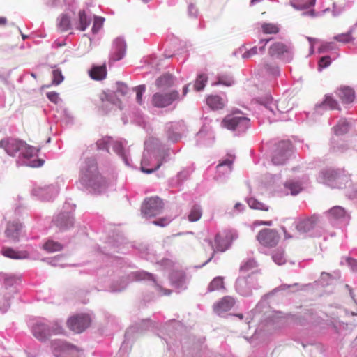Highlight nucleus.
Masks as SVG:
<instances>
[{"mask_svg":"<svg viewBox=\"0 0 357 357\" xmlns=\"http://www.w3.org/2000/svg\"><path fill=\"white\" fill-rule=\"evenodd\" d=\"M96 162L93 159L87 160V167L82 169V180L88 181L89 184L98 192H100L102 189L107 187L106 179L98 172Z\"/></svg>","mask_w":357,"mask_h":357,"instance_id":"obj_1","label":"nucleus"},{"mask_svg":"<svg viewBox=\"0 0 357 357\" xmlns=\"http://www.w3.org/2000/svg\"><path fill=\"white\" fill-rule=\"evenodd\" d=\"M250 126V119L239 109L232 110L225 117V128L230 130L244 131Z\"/></svg>","mask_w":357,"mask_h":357,"instance_id":"obj_2","label":"nucleus"},{"mask_svg":"<svg viewBox=\"0 0 357 357\" xmlns=\"http://www.w3.org/2000/svg\"><path fill=\"white\" fill-rule=\"evenodd\" d=\"M32 332L36 338L43 340L52 335L61 333L62 328L56 324L50 327L43 321H38L32 326Z\"/></svg>","mask_w":357,"mask_h":357,"instance_id":"obj_3","label":"nucleus"},{"mask_svg":"<svg viewBox=\"0 0 357 357\" xmlns=\"http://www.w3.org/2000/svg\"><path fill=\"white\" fill-rule=\"evenodd\" d=\"M162 208V200L158 197H152L144 200L142 212L146 218H152L160 214Z\"/></svg>","mask_w":357,"mask_h":357,"instance_id":"obj_4","label":"nucleus"},{"mask_svg":"<svg viewBox=\"0 0 357 357\" xmlns=\"http://www.w3.org/2000/svg\"><path fill=\"white\" fill-rule=\"evenodd\" d=\"M178 97L179 93L176 90L167 93L158 92L153 96L151 102L154 107H165L170 105Z\"/></svg>","mask_w":357,"mask_h":357,"instance_id":"obj_5","label":"nucleus"},{"mask_svg":"<svg viewBox=\"0 0 357 357\" xmlns=\"http://www.w3.org/2000/svg\"><path fill=\"white\" fill-rule=\"evenodd\" d=\"M257 239L263 246L272 248L278 243L280 236L274 229H264L258 233Z\"/></svg>","mask_w":357,"mask_h":357,"instance_id":"obj_6","label":"nucleus"},{"mask_svg":"<svg viewBox=\"0 0 357 357\" xmlns=\"http://www.w3.org/2000/svg\"><path fill=\"white\" fill-rule=\"evenodd\" d=\"M91 323L90 317L86 314H77L70 317L67 322L68 328L76 333L83 332Z\"/></svg>","mask_w":357,"mask_h":357,"instance_id":"obj_7","label":"nucleus"},{"mask_svg":"<svg viewBox=\"0 0 357 357\" xmlns=\"http://www.w3.org/2000/svg\"><path fill=\"white\" fill-rule=\"evenodd\" d=\"M97 146L99 149L108 150L110 146L112 147L114 152L119 155L125 158L123 148L122 144L117 141H114L109 137H105L97 142Z\"/></svg>","mask_w":357,"mask_h":357,"instance_id":"obj_8","label":"nucleus"},{"mask_svg":"<svg viewBox=\"0 0 357 357\" xmlns=\"http://www.w3.org/2000/svg\"><path fill=\"white\" fill-rule=\"evenodd\" d=\"M24 146V142L15 139H7L0 141V148L5 149L6 153L14 156L17 152L22 150Z\"/></svg>","mask_w":357,"mask_h":357,"instance_id":"obj_9","label":"nucleus"},{"mask_svg":"<svg viewBox=\"0 0 357 357\" xmlns=\"http://www.w3.org/2000/svg\"><path fill=\"white\" fill-rule=\"evenodd\" d=\"M169 156V153L167 151H162L158 153L155 155V159L157 162L156 165L153 168H146V167L149 165V160L145 157L142 160L141 162V170L146 174H151L158 169L162 165V164L167 160V158Z\"/></svg>","mask_w":357,"mask_h":357,"instance_id":"obj_10","label":"nucleus"},{"mask_svg":"<svg viewBox=\"0 0 357 357\" xmlns=\"http://www.w3.org/2000/svg\"><path fill=\"white\" fill-rule=\"evenodd\" d=\"M318 222V218L312 216L301 220L296 225V229L301 233H306L312 230Z\"/></svg>","mask_w":357,"mask_h":357,"instance_id":"obj_11","label":"nucleus"},{"mask_svg":"<svg viewBox=\"0 0 357 357\" xmlns=\"http://www.w3.org/2000/svg\"><path fill=\"white\" fill-rule=\"evenodd\" d=\"M336 94L343 103H351L355 98L354 91L348 86H341L336 91Z\"/></svg>","mask_w":357,"mask_h":357,"instance_id":"obj_12","label":"nucleus"},{"mask_svg":"<svg viewBox=\"0 0 357 357\" xmlns=\"http://www.w3.org/2000/svg\"><path fill=\"white\" fill-rule=\"evenodd\" d=\"M21 229L22 225L18 222H9L5 234L10 241L17 242L19 240Z\"/></svg>","mask_w":357,"mask_h":357,"instance_id":"obj_13","label":"nucleus"},{"mask_svg":"<svg viewBox=\"0 0 357 357\" xmlns=\"http://www.w3.org/2000/svg\"><path fill=\"white\" fill-rule=\"evenodd\" d=\"M89 73L92 79L97 81L103 80L107 76L106 65L93 66Z\"/></svg>","mask_w":357,"mask_h":357,"instance_id":"obj_14","label":"nucleus"},{"mask_svg":"<svg viewBox=\"0 0 357 357\" xmlns=\"http://www.w3.org/2000/svg\"><path fill=\"white\" fill-rule=\"evenodd\" d=\"M331 185V188H344L347 186V184L351 181L349 175L344 173L343 170H338V174L335 177V180Z\"/></svg>","mask_w":357,"mask_h":357,"instance_id":"obj_15","label":"nucleus"},{"mask_svg":"<svg viewBox=\"0 0 357 357\" xmlns=\"http://www.w3.org/2000/svg\"><path fill=\"white\" fill-rule=\"evenodd\" d=\"M172 284L176 288H181L185 283V274L182 271L174 270L169 276Z\"/></svg>","mask_w":357,"mask_h":357,"instance_id":"obj_16","label":"nucleus"},{"mask_svg":"<svg viewBox=\"0 0 357 357\" xmlns=\"http://www.w3.org/2000/svg\"><path fill=\"white\" fill-rule=\"evenodd\" d=\"M289 52V47L285 44L277 42L273 43L269 48V54L271 56H280L284 53Z\"/></svg>","mask_w":357,"mask_h":357,"instance_id":"obj_17","label":"nucleus"},{"mask_svg":"<svg viewBox=\"0 0 357 357\" xmlns=\"http://www.w3.org/2000/svg\"><path fill=\"white\" fill-rule=\"evenodd\" d=\"M78 15V22H75V27L81 31H84L89 26L91 20L88 19L84 10H80Z\"/></svg>","mask_w":357,"mask_h":357,"instance_id":"obj_18","label":"nucleus"},{"mask_svg":"<svg viewBox=\"0 0 357 357\" xmlns=\"http://www.w3.org/2000/svg\"><path fill=\"white\" fill-rule=\"evenodd\" d=\"M275 107L280 113H287L293 108V104L287 98H282L276 101Z\"/></svg>","mask_w":357,"mask_h":357,"instance_id":"obj_19","label":"nucleus"},{"mask_svg":"<svg viewBox=\"0 0 357 357\" xmlns=\"http://www.w3.org/2000/svg\"><path fill=\"white\" fill-rule=\"evenodd\" d=\"M337 174H338V170L326 169V170L321 172V178L324 183L331 186V185L333 182V180H335Z\"/></svg>","mask_w":357,"mask_h":357,"instance_id":"obj_20","label":"nucleus"},{"mask_svg":"<svg viewBox=\"0 0 357 357\" xmlns=\"http://www.w3.org/2000/svg\"><path fill=\"white\" fill-rule=\"evenodd\" d=\"M116 53L114 54V60L118 61L121 59L126 52V45L123 40L116 39L115 40Z\"/></svg>","mask_w":357,"mask_h":357,"instance_id":"obj_21","label":"nucleus"},{"mask_svg":"<svg viewBox=\"0 0 357 357\" xmlns=\"http://www.w3.org/2000/svg\"><path fill=\"white\" fill-rule=\"evenodd\" d=\"M289 151L288 150H276L273 156V162L275 165H282L288 158Z\"/></svg>","mask_w":357,"mask_h":357,"instance_id":"obj_22","label":"nucleus"},{"mask_svg":"<svg viewBox=\"0 0 357 357\" xmlns=\"http://www.w3.org/2000/svg\"><path fill=\"white\" fill-rule=\"evenodd\" d=\"M100 102L98 103V106L101 108L104 112H107L108 110L112 109L113 105L111 102L109 96L105 93H102L100 96Z\"/></svg>","mask_w":357,"mask_h":357,"instance_id":"obj_23","label":"nucleus"},{"mask_svg":"<svg viewBox=\"0 0 357 357\" xmlns=\"http://www.w3.org/2000/svg\"><path fill=\"white\" fill-rule=\"evenodd\" d=\"M207 104L213 109H222L223 107L222 98L218 96H211L208 97Z\"/></svg>","mask_w":357,"mask_h":357,"instance_id":"obj_24","label":"nucleus"},{"mask_svg":"<svg viewBox=\"0 0 357 357\" xmlns=\"http://www.w3.org/2000/svg\"><path fill=\"white\" fill-rule=\"evenodd\" d=\"M158 87L165 88L169 87L173 84V78L170 75H164L159 77L156 81Z\"/></svg>","mask_w":357,"mask_h":357,"instance_id":"obj_25","label":"nucleus"},{"mask_svg":"<svg viewBox=\"0 0 357 357\" xmlns=\"http://www.w3.org/2000/svg\"><path fill=\"white\" fill-rule=\"evenodd\" d=\"M43 248L48 252H54L61 250L63 246L58 242L49 240L45 244H43Z\"/></svg>","mask_w":357,"mask_h":357,"instance_id":"obj_26","label":"nucleus"},{"mask_svg":"<svg viewBox=\"0 0 357 357\" xmlns=\"http://www.w3.org/2000/svg\"><path fill=\"white\" fill-rule=\"evenodd\" d=\"M320 106L330 109H339L337 102L331 96H326L324 100Z\"/></svg>","mask_w":357,"mask_h":357,"instance_id":"obj_27","label":"nucleus"},{"mask_svg":"<svg viewBox=\"0 0 357 357\" xmlns=\"http://www.w3.org/2000/svg\"><path fill=\"white\" fill-rule=\"evenodd\" d=\"M238 238V234L236 231L228 230L225 236V251L230 248L234 241Z\"/></svg>","mask_w":357,"mask_h":357,"instance_id":"obj_28","label":"nucleus"},{"mask_svg":"<svg viewBox=\"0 0 357 357\" xmlns=\"http://www.w3.org/2000/svg\"><path fill=\"white\" fill-rule=\"evenodd\" d=\"M58 27L61 31H68L71 28L70 17L66 15H62L59 19Z\"/></svg>","mask_w":357,"mask_h":357,"instance_id":"obj_29","label":"nucleus"},{"mask_svg":"<svg viewBox=\"0 0 357 357\" xmlns=\"http://www.w3.org/2000/svg\"><path fill=\"white\" fill-rule=\"evenodd\" d=\"M202 211L199 206L195 205L191 208L188 215V220L191 222H195L200 219Z\"/></svg>","mask_w":357,"mask_h":357,"instance_id":"obj_30","label":"nucleus"},{"mask_svg":"<svg viewBox=\"0 0 357 357\" xmlns=\"http://www.w3.org/2000/svg\"><path fill=\"white\" fill-rule=\"evenodd\" d=\"M38 151L39 149L29 146L24 142V146L23 147L22 150H21V154L23 155L24 158H29L36 155L38 153Z\"/></svg>","mask_w":357,"mask_h":357,"instance_id":"obj_31","label":"nucleus"},{"mask_svg":"<svg viewBox=\"0 0 357 357\" xmlns=\"http://www.w3.org/2000/svg\"><path fill=\"white\" fill-rule=\"evenodd\" d=\"M207 80L208 77L205 74L199 75L195 82V89L198 91L202 90L204 88Z\"/></svg>","mask_w":357,"mask_h":357,"instance_id":"obj_32","label":"nucleus"},{"mask_svg":"<svg viewBox=\"0 0 357 357\" xmlns=\"http://www.w3.org/2000/svg\"><path fill=\"white\" fill-rule=\"evenodd\" d=\"M349 124L345 120H340L334 127V131L336 135H342L348 131Z\"/></svg>","mask_w":357,"mask_h":357,"instance_id":"obj_33","label":"nucleus"},{"mask_svg":"<svg viewBox=\"0 0 357 357\" xmlns=\"http://www.w3.org/2000/svg\"><path fill=\"white\" fill-rule=\"evenodd\" d=\"M345 210L344 208L337 206H334L329 211V214L334 218L338 219L345 215Z\"/></svg>","mask_w":357,"mask_h":357,"instance_id":"obj_34","label":"nucleus"},{"mask_svg":"<svg viewBox=\"0 0 357 357\" xmlns=\"http://www.w3.org/2000/svg\"><path fill=\"white\" fill-rule=\"evenodd\" d=\"M223 287V278L222 277L215 278L208 286V290L213 291Z\"/></svg>","mask_w":357,"mask_h":357,"instance_id":"obj_35","label":"nucleus"},{"mask_svg":"<svg viewBox=\"0 0 357 357\" xmlns=\"http://www.w3.org/2000/svg\"><path fill=\"white\" fill-rule=\"evenodd\" d=\"M248 203L250 207L252 208L265 211H267L268 210V207L266 205L261 202H259V201L255 199H250Z\"/></svg>","mask_w":357,"mask_h":357,"instance_id":"obj_36","label":"nucleus"},{"mask_svg":"<svg viewBox=\"0 0 357 357\" xmlns=\"http://www.w3.org/2000/svg\"><path fill=\"white\" fill-rule=\"evenodd\" d=\"M272 259L274 262L279 266L283 265L286 263V259L284 256V251L282 250H276L273 253Z\"/></svg>","mask_w":357,"mask_h":357,"instance_id":"obj_37","label":"nucleus"},{"mask_svg":"<svg viewBox=\"0 0 357 357\" xmlns=\"http://www.w3.org/2000/svg\"><path fill=\"white\" fill-rule=\"evenodd\" d=\"M284 186L290 190L292 195L298 194L302 190L301 185L297 182H288L285 183Z\"/></svg>","mask_w":357,"mask_h":357,"instance_id":"obj_38","label":"nucleus"},{"mask_svg":"<svg viewBox=\"0 0 357 357\" xmlns=\"http://www.w3.org/2000/svg\"><path fill=\"white\" fill-rule=\"evenodd\" d=\"M52 84L57 86L64 79L61 71L59 69H55L52 71Z\"/></svg>","mask_w":357,"mask_h":357,"instance_id":"obj_39","label":"nucleus"},{"mask_svg":"<svg viewBox=\"0 0 357 357\" xmlns=\"http://www.w3.org/2000/svg\"><path fill=\"white\" fill-rule=\"evenodd\" d=\"M52 347L55 351H66L68 350L71 346L68 344L60 340H54L52 342Z\"/></svg>","mask_w":357,"mask_h":357,"instance_id":"obj_40","label":"nucleus"},{"mask_svg":"<svg viewBox=\"0 0 357 357\" xmlns=\"http://www.w3.org/2000/svg\"><path fill=\"white\" fill-rule=\"evenodd\" d=\"M334 39L338 42L347 43L353 40L351 36V31L347 33H342L335 36Z\"/></svg>","mask_w":357,"mask_h":357,"instance_id":"obj_41","label":"nucleus"},{"mask_svg":"<svg viewBox=\"0 0 357 357\" xmlns=\"http://www.w3.org/2000/svg\"><path fill=\"white\" fill-rule=\"evenodd\" d=\"M135 278L137 280H148L155 282L154 277L152 274L146 272H137L135 273Z\"/></svg>","mask_w":357,"mask_h":357,"instance_id":"obj_42","label":"nucleus"},{"mask_svg":"<svg viewBox=\"0 0 357 357\" xmlns=\"http://www.w3.org/2000/svg\"><path fill=\"white\" fill-rule=\"evenodd\" d=\"M236 156L234 154L231 153H227L225 158V167H227L229 172L232 171V165L234 161L235 160Z\"/></svg>","mask_w":357,"mask_h":357,"instance_id":"obj_43","label":"nucleus"},{"mask_svg":"<svg viewBox=\"0 0 357 357\" xmlns=\"http://www.w3.org/2000/svg\"><path fill=\"white\" fill-rule=\"evenodd\" d=\"M2 254L9 258L18 259L20 258L19 253L10 248H5L2 250Z\"/></svg>","mask_w":357,"mask_h":357,"instance_id":"obj_44","label":"nucleus"},{"mask_svg":"<svg viewBox=\"0 0 357 357\" xmlns=\"http://www.w3.org/2000/svg\"><path fill=\"white\" fill-rule=\"evenodd\" d=\"M145 90L146 87L144 85H139L135 88V91L136 92V100L140 105L142 103V96L145 92Z\"/></svg>","mask_w":357,"mask_h":357,"instance_id":"obj_45","label":"nucleus"},{"mask_svg":"<svg viewBox=\"0 0 357 357\" xmlns=\"http://www.w3.org/2000/svg\"><path fill=\"white\" fill-rule=\"evenodd\" d=\"M257 267V262L254 259H249L241 267L242 271L246 272Z\"/></svg>","mask_w":357,"mask_h":357,"instance_id":"obj_46","label":"nucleus"},{"mask_svg":"<svg viewBox=\"0 0 357 357\" xmlns=\"http://www.w3.org/2000/svg\"><path fill=\"white\" fill-rule=\"evenodd\" d=\"M263 31L266 33H276L278 32V28L271 24H266L262 26Z\"/></svg>","mask_w":357,"mask_h":357,"instance_id":"obj_47","label":"nucleus"},{"mask_svg":"<svg viewBox=\"0 0 357 357\" xmlns=\"http://www.w3.org/2000/svg\"><path fill=\"white\" fill-rule=\"evenodd\" d=\"M103 19L100 17H96L93 22V25L92 27L93 32H97L102 26Z\"/></svg>","mask_w":357,"mask_h":357,"instance_id":"obj_48","label":"nucleus"},{"mask_svg":"<svg viewBox=\"0 0 357 357\" xmlns=\"http://www.w3.org/2000/svg\"><path fill=\"white\" fill-rule=\"evenodd\" d=\"M116 91L121 96H126L128 93V87L124 83H118Z\"/></svg>","mask_w":357,"mask_h":357,"instance_id":"obj_49","label":"nucleus"},{"mask_svg":"<svg viewBox=\"0 0 357 357\" xmlns=\"http://www.w3.org/2000/svg\"><path fill=\"white\" fill-rule=\"evenodd\" d=\"M235 304V301L229 296L225 297V311L230 310Z\"/></svg>","mask_w":357,"mask_h":357,"instance_id":"obj_50","label":"nucleus"},{"mask_svg":"<svg viewBox=\"0 0 357 357\" xmlns=\"http://www.w3.org/2000/svg\"><path fill=\"white\" fill-rule=\"evenodd\" d=\"M331 61L330 56H323L319 60V66L321 68H326L331 64Z\"/></svg>","mask_w":357,"mask_h":357,"instance_id":"obj_51","label":"nucleus"},{"mask_svg":"<svg viewBox=\"0 0 357 357\" xmlns=\"http://www.w3.org/2000/svg\"><path fill=\"white\" fill-rule=\"evenodd\" d=\"M47 98L54 103H57L59 100V93L55 91L48 92L47 93Z\"/></svg>","mask_w":357,"mask_h":357,"instance_id":"obj_52","label":"nucleus"},{"mask_svg":"<svg viewBox=\"0 0 357 357\" xmlns=\"http://www.w3.org/2000/svg\"><path fill=\"white\" fill-rule=\"evenodd\" d=\"M257 54V47H254L251 48L250 50L246 51L245 53H243V58L248 59V58H250Z\"/></svg>","mask_w":357,"mask_h":357,"instance_id":"obj_53","label":"nucleus"},{"mask_svg":"<svg viewBox=\"0 0 357 357\" xmlns=\"http://www.w3.org/2000/svg\"><path fill=\"white\" fill-rule=\"evenodd\" d=\"M346 261L353 271H357V260L351 257H347Z\"/></svg>","mask_w":357,"mask_h":357,"instance_id":"obj_54","label":"nucleus"},{"mask_svg":"<svg viewBox=\"0 0 357 357\" xmlns=\"http://www.w3.org/2000/svg\"><path fill=\"white\" fill-rule=\"evenodd\" d=\"M213 310L216 314L220 315L223 310V301L221 300L215 304L213 306Z\"/></svg>","mask_w":357,"mask_h":357,"instance_id":"obj_55","label":"nucleus"},{"mask_svg":"<svg viewBox=\"0 0 357 357\" xmlns=\"http://www.w3.org/2000/svg\"><path fill=\"white\" fill-rule=\"evenodd\" d=\"M169 220L167 218H162L159 220L153 221V224H155V225L165 227L169 223Z\"/></svg>","mask_w":357,"mask_h":357,"instance_id":"obj_56","label":"nucleus"},{"mask_svg":"<svg viewBox=\"0 0 357 357\" xmlns=\"http://www.w3.org/2000/svg\"><path fill=\"white\" fill-rule=\"evenodd\" d=\"M273 224L272 221H259L256 220L254 222L253 225L255 226H259V225H266V226H271Z\"/></svg>","mask_w":357,"mask_h":357,"instance_id":"obj_57","label":"nucleus"},{"mask_svg":"<svg viewBox=\"0 0 357 357\" xmlns=\"http://www.w3.org/2000/svg\"><path fill=\"white\" fill-rule=\"evenodd\" d=\"M44 163V160L41 159H38L31 162V167H41Z\"/></svg>","mask_w":357,"mask_h":357,"instance_id":"obj_58","label":"nucleus"},{"mask_svg":"<svg viewBox=\"0 0 357 357\" xmlns=\"http://www.w3.org/2000/svg\"><path fill=\"white\" fill-rule=\"evenodd\" d=\"M234 83V80L231 77H225V86H231Z\"/></svg>","mask_w":357,"mask_h":357,"instance_id":"obj_59","label":"nucleus"},{"mask_svg":"<svg viewBox=\"0 0 357 357\" xmlns=\"http://www.w3.org/2000/svg\"><path fill=\"white\" fill-rule=\"evenodd\" d=\"M332 43H326L323 45L320 48V52H325L327 51L328 49L331 48Z\"/></svg>","mask_w":357,"mask_h":357,"instance_id":"obj_60","label":"nucleus"},{"mask_svg":"<svg viewBox=\"0 0 357 357\" xmlns=\"http://www.w3.org/2000/svg\"><path fill=\"white\" fill-rule=\"evenodd\" d=\"M321 280L331 279L332 275L330 273L323 272L321 275Z\"/></svg>","mask_w":357,"mask_h":357,"instance_id":"obj_61","label":"nucleus"},{"mask_svg":"<svg viewBox=\"0 0 357 357\" xmlns=\"http://www.w3.org/2000/svg\"><path fill=\"white\" fill-rule=\"evenodd\" d=\"M268 41V40H262L260 41V43L261 44V46H260L259 48L260 52H262L264 51L265 45Z\"/></svg>","mask_w":357,"mask_h":357,"instance_id":"obj_62","label":"nucleus"},{"mask_svg":"<svg viewBox=\"0 0 357 357\" xmlns=\"http://www.w3.org/2000/svg\"><path fill=\"white\" fill-rule=\"evenodd\" d=\"M282 230L284 231L285 238L288 239V238H291L292 237L291 235L287 234V231H286L284 227L282 228Z\"/></svg>","mask_w":357,"mask_h":357,"instance_id":"obj_63","label":"nucleus"},{"mask_svg":"<svg viewBox=\"0 0 357 357\" xmlns=\"http://www.w3.org/2000/svg\"><path fill=\"white\" fill-rule=\"evenodd\" d=\"M188 86L186 85L183 89V96H185L188 93Z\"/></svg>","mask_w":357,"mask_h":357,"instance_id":"obj_64","label":"nucleus"}]
</instances>
